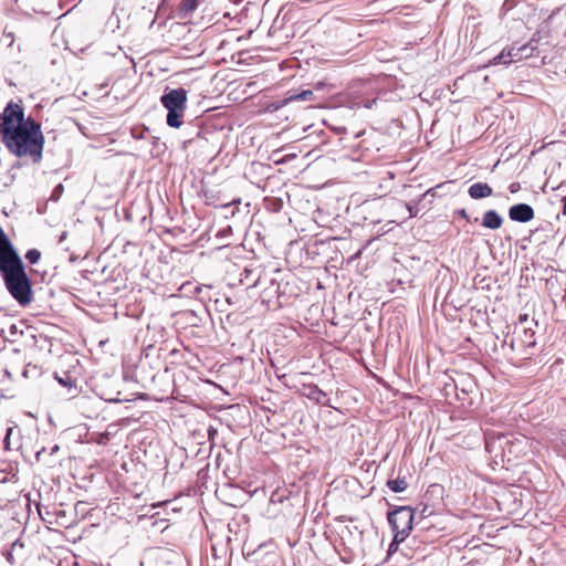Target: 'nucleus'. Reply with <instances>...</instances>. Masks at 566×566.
<instances>
[{
    "label": "nucleus",
    "instance_id": "nucleus-25",
    "mask_svg": "<svg viewBox=\"0 0 566 566\" xmlns=\"http://www.w3.org/2000/svg\"><path fill=\"white\" fill-rule=\"evenodd\" d=\"M520 188V185L517 182H513L511 186H510V191L511 192H515L517 191V189Z\"/></svg>",
    "mask_w": 566,
    "mask_h": 566
},
{
    "label": "nucleus",
    "instance_id": "nucleus-28",
    "mask_svg": "<svg viewBox=\"0 0 566 566\" xmlns=\"http://www.w3.org/2000/svg\"><path fill=\"white\" fill-rule=\"evenodd\" d=\"M563 214L566 216V197L563 198Z\"/></svg>",
    "mask_w": 566,
    "mask_h": 566
},
{
    "label": "nucleus",
    "instance_id": "nucleus-17",
    "mask_svg": "<svg viewBox=\"0 0 566 566\" xmlns=\"http://www.w3.org/2000/svg\"><path fill=\"white\" fill-rule=\"evenodd\" d=\"M8 484H0V496H7V500L0 503V506H6L7 503L11 502V497L17 493V490H13L12 486Z\"/></svg>",
    "mask_w": 566,
    "mask_h": 566
},
{
    "label": "nucleus",
    "instance_id": "nucleus-24",
    "mask_svg": "<svg viewBox=\"0 0 566 566\" xmlns=\"http://www.w3.org/2000/svg\"><path fill=\"white\" fill-rule=\"evenodd\" d=\"M399 544H400V543H396V542H395V537H394V538H392V542H391V543H390V545H389L388 553H389V554H391V553L396 552V551L398 549V545H399Z\"/></svg>",
    "mask_w": 566,
    "mask_h": 566
},
{
    "label": "nucleus",
    "instance_id": "nucleus-7",
    "mask_svg": "<svg viewBox=\"0 0 566 566\" xmlns=\"http://www.w3.org/2000/svg\"><path fill=\"white\" fill-rule=\"evenodd\" d=\"M534 214V209L527 203H516L509 209L510 219L521 223L531 221Z\"/></svg>",
    "mask_w": 566,
    "mask_h": 566
},
{
    "label": "nucleus",
    "instance_id": "nucleus-10",
    "mask_svg": "<svg viewBox=\"0 0 566 566\" xmlns=\"http://www.w3.org/2000/svg\"><path fill=\"white\" fill-rule=\"evenodd\" d=\"M503 224V218L495 210H488L482 217V226L484 228L496 230Z\"/></svg>",
    "mask_w": 566,
    "mask_h": 566
},
{
    "label": "nucleus",
    "instance_id": "nucleus-22",
    "mask_svg": "<svg viewBox=\"0 0 566 566\" xmlns=\"http://www.w3.org/2000/svg\"><path fill=\"white\" fill-rule=\"evenodd\" d=\"M25 258L31 264L35 263V249L29 250Z\"/></svg>",
    "mask_w": 566,
    "mask_h": 566
},
{
    "label": "nucleus",
    "instance_id": "nucleus-2",
    "mask_svg": "<svg viewBox=\"0 0 566 566\" xmlns=\"http://www.w3.org/2000/svg\"><path fill=\"white\" fill-rule=\"evenodd\" d=\"M0 273L10 294L22 305L31 302V283L10 239L0 227Z\"/></svg>",
    "mask_w": 566,
    "mask_h": 566
},
{
    "label": "nucleus",
    "instance_id": "nucleus-6",
    "mask_svg": "<svg viewBox=\"0 0 566 566\" xmlns=\"http://www.w3.org/2000/svg\"><path fill=\"white\" fill-rule=\"evenodd\" d=\"M33 317L22 318L10 326L12 342H22L24 346H32L35 339V326Z\"/></svg>",
    "mask_w": 566,
    "mask_h": 566
},
{
    "label": "nucleus",
    "instance_id": "nucleus-16",
    "mask_svg": "<svg viewBox=\"0 0 566 566\" xmlns=\"http://www.w3.org/2000/svg\"><path fill=\"white\" fill-rule=\"evenodd\" d=\"M387 485L395 493L403 492L408 488V483L405 478L388 480Z\"/></svg>",
    "mask_w": 566,
    "mask_h": 566
},
{
    "label": "nucleus",
    "instance_id": "nucleus-26",
    "mask_svg": "<svg viewBox=\"0 0 566 566\" xmlns=\"http://www.w3.org/2000/svg\"><path fill=\"white\" fill-rule=\"evenodd\" d=\"M458 214L467 220H469V216L464 209L458 211Z\"/></svg>",
    "mask_w": 566,
    "mask_h": 566
},
{
    "label": "nucleus",
    "instance_id": "nucleus-30",
    "mask_svg": "<svg viewBox=\"0 0 566 566\" xmlns=\"http://www.w3.org/2000/svg\"><path fill=\"white\" fill-rule=\"evenodd\" d=\"M36 513L43 520L42 517V513H41V510H40V504L38 503V510H36Z\"/></svg>",
    "mask_w": 566,
    "mask_h": 566
},
{
    "label": "nucleus",
    "instance_id": "nucleus-8",
    "mask_svg": "<svg viewBox=\"0 0 566 566\" xmlns=\"http://www.w3.org/2000/svg\"><path fill=\"white\" fill-rule=\"evenodd\" d=\"M524 48H510L504 49L499 55L494 56L491 61V64H510L514 61L521 60L523 57L522 51Z\"/></svg>",
    "mask_w": 566,
    "mask_h": 566
},
{
    "label": "nucleus",
    "instance_id": "nucleus-1",
    "mask_svg": "<svg viewBox=\"0 0 566 566\" xmlns=\"http://www.w3.org/2000/svg\"><path fill=\"white\" fill-rule=\"evenodd\" d=\"M0 136L10 153L35 157V119L24 117L23 107L10 102L0 115Z\"/></svg>",
    "mask_w": 566,
    "mask_h": 566
},
{
    "label": "nucleus",
    "instance_id": "nucleus-9",
    "mask_svg": "<svg viewBox=\"0 0 566 566\" xmlns=\"http://www.w3.org/2000/svg\"><path fill=\"white\" fill-rule=\"evenodd\" d=\"M468 193L472 199H483L492 196L493 189L485 182H475L468 189Z\"/></svg>",
    "mask_w": 566,
    "mask_h": 566
},
{
    "label": "nucleus",
    "instance_id": "nucleus-5",
    "mask_svg": "<svg viewBox=\"0 0 566 566\" xmlns=\"http://www.w3.org/2000/svg\"><path fill=\"white\" fill-rule=\"evenodd\" d=\"M413 511L409 506H399L388 513V522L395 533V542L402 543L412 528Z\"/></svg>",
    "mask_w": 566,
    "mask_h": 566
},
{
    "label": "nucleus",
    "instance_id": "nucleus-19",
    "mask_svg": "<svg viewBox=\"0 0 566 566\" xmlns=\"http://www.w3.org/2000/svg\"><path fill=\"white\" fill-rule=\"evenodd\" d=\"M44 137L40 132V125L38 124V160L41 158L42 155V148H43Z\"/></svg>",
    "mask_w": 566,
    "mask_h": 566
},
{
    "label": "nucleus",
    "instance_id": "nucleus-18",
    "mask_svg": "<svg viewBox=\"0 0 566 566\" xmlns=\"http://www.w3.org/2000/svg\"><path fill=\"white\" fill-rule=\"evenodd\" d=\"M534 335H535V332L531 327L524 328L523 338H522L523 343L528 347L535 346L536 342H535Z\"/></svg>",
    "mask_w": 566,
    "mask_h": 566
},
{
    "label": "nucleus",
    "instance_id": "nucleus-27",
    "mask_svg": "<svg viewBox=\"0 0 566 566\" xmlns=\"http://www.w3.org/2000/svg\"><path fill=\"white\" fill-rule=\"evenodd\" d=\"M407 208H408L411 217L417 214V210H413V207L410 203L407 205Z\"/></svg>",
    "mask_w": 566,
    "mask_h": 566
},
{
    "label": "nucleus",
    "instance_id": "nucleus-13",
    "mask_svg": "<svg viewBox=\"0 0 566 566\" xmlns=\"http://www.w3.org/2000/svg\"><path fill=\"white\" fill-rule=\"evenodd\" d=\"M199 0H181L179 14L181 18H188L198 8Z\"/></svg>",
    "mask_w": 566,
    "mask_h": 566
},
{
    "label": "nucleus",
    "instance_id": "nucleus-3",
    "mask_svg": "<svg viewBox=\"0 0 566 566\" xmlns=\"http://www.w3.org/2000/svg\"><path fill=\"white\" fill-rule=\"evenodd\" d=\"M188 93L185 88H166L160 97L161 105L167 109V125L179 128L187 108Z\"/></svg>",
    "mask_w": 566,
    "mask_h": 566
},
{
    "label": "nucleus",
    "instance_id": "nucleus-15",
    "mask_svg": "<svg viewBox=\"0 0 566 566\" xmlns=\"http://www.w3.org/2000/svg\"><path fill=\"white\" fill-rule=\"evenodd\" d=\"M1 465L2 467L0 468V484L14 483V474L7 471L8 465L6 463H1ZM6 500L7 496H0V503Z\"/></svg>",
    "mask_w": 566,
    "mask_h": 566
},
{
    "label": "nucleus",
    "instance_id": "nucleus-14",
    "mask_svg": "<svg viewBox=\"0 0 566 566\" xmlns=\"http://www.w3.org/2000/svg\"><path fill=\"white\" fill-rule=\"evenodd\" d=\"M52 373H53V377L54 379L60 384L62 385L63 387H66L69 389H71L73 387V378L72 376L67 373V371H64L63 375H60L59 370H57V367L51 369Z\"/></svg>",
    "mask_w": 566,
    "mask_h": 566
},
{
    "label": "nucleus",
    "instance_id": "nucleus-4",
    "mask_svg": "<svg viewBox=\"0 0 566 566\" xmlns=\"http://www.w3.org/2000/svg\"><path fill=\"white\" fill-rule=\"evenodd\" d=\"M38 361H41L40 368L42 373L61 367L66 359L71 358L70 355H62L61 345L46 336L38 338Z\"/></svg>",
    "mask_w": 566,
    "mask_h": 566
},
{
    "label": "nucleus",
    "instance_id": "nucleus-20",
    "mask_svg": "<svg viewBox=\"0 0 566 566\" xmlns=\"http://www.w3.org/2000/svg\"><path fill=\"white\" fill-rule=\"evenodd\" d=\"M140 3L143 4L144 8L148 7L150 10L153 9V7H157L159 8L160 4L164 2V0H161V2H159L158 0H139Z\"/></svg>",
    "mask_w": 566,
    "mask_h": 566
},
{
    "label": "nucleus",
    "instance_id": "nucleus-29",
    "mask_svg": "<svg viewBox=\"0 0 566 566\" xmlns=\"http://www.w3.org/2000/svg\"><path fill=\"white\" fill-rule=\"evenodd\" d=\"M11 431H12V429H11V428H9V429H8V434H10V433H11ZM7 437H9V436H7ZM7 440H8V438H6V440H4V442H6V448H7V449H9V446H8Z\"/></svg>",
    "mask_w": 566,
    "mask_h": 566
},
{
    "label": "nucleus",
    "instance_id": "nucleus-23",
    "mask_svg": "<svg viewBox=\"0 0 566 566\" xmlns=\"http://www.w3.org/2000/svg\"><path fill=\"white\" fill-rule=\"evenodd\" d=\"M440 187H441V186H437V187H434V188H430L429 190H427V191L422 195V198L420 199V201H421L422 199H424L426 197H428V196L434 197V196H436V190H437V188H440Z\"/></svg>",
    "mask_w": 566,
    "mask_h": 566
},
{
    "label": "nucleus",
    "instance_id": "nucleus-12",
    "mask_svg": "<svg viewBox=\"0 0 566 566\" xmlns=\"http://www.w3.org/2000/svg\"><path fill=\"white\" fill-rule=\"evenodd\" d=\"M306 389H307L306 396L308 399H311L317 403H322L324 406L328 405L327 400H325L327 395L322 389H319L316 385H308L306 387Z\"/></svg>",
    "mask_w": 566,
    "mask_h": 566
},
{
    "label": "nucleus",
    "instance_id": "nucleus-21",
    "mask_svg": "<svg viewBox=\"0 0 566 566\" xmlns=\"http://www.w3.org/2000/svg\"><path fill=\"white\" fill-rule=\"evenodd\" d=\"M62 191H63L62 185H57L52 192L51 199H53L54 201L59 200Z\"/></svg>",
    "mask_w": 566,
    "mask_h": 566
},
{
    "label": "nucleus",
    "instance_id": "nucleus-31",
    "mask_svg": "<svg viewBox=\"0 0 566 566\" xmlns=\"http://www.w3.org/2000/svg\"><path fill=\"white\" fill-rule=\"evenodd\" d=\"M521 321H527V315L521 316Z\"/></svg>",
    "mask_w": 566,
    "mask_h": 566
},
{
    "label": "nucleus",
    "instance_id": "nucleus-11",
    "mask_svg": "<svg viewBox=\"0 0 566 566\" xmlns=\"http://www.w3.org/2000/svg\"><path fill=\"white\" fill-rule=\"evenodd\" d=\"M296 101H304V102H312L314 101V93L312 90H303L300 93H289V96L285 97L282 102V105H286L291 102Z\"/></svg>",
    "mask_w": 566,
    "mask_h": 566
}]
</instances>
